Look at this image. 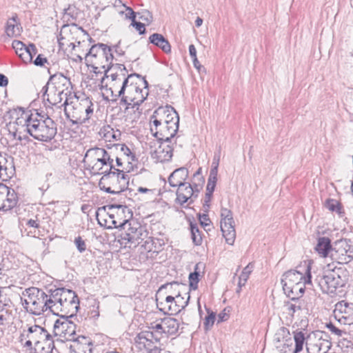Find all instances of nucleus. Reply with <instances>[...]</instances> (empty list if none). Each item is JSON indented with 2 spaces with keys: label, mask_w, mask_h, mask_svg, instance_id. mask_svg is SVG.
Segmentation results:
<instances>
[{
  "label": "nucleus",
  "mask_w": 353,
  "mask_h": 353,
  "mask_svg": "<svg viewBox=\"0 0 353 353\" xmlns=\"http://www.w3.org/2000/svg\"><path fill=\"white\" fill-rule=\"evenodd\" d=\"M149 84L144 77L133 73L124 79L121 87L117 90L115 97H121L120 105H125L126 115L134 114L132 119L139 118L140 105L148 95Z\"/></svg>",
  "instance_id": "nucleus-1"
},
{
  "label": "nucleus",
  "mask_w": 353,
  "mask_h": 353,
  "mask_svg": "<svg viewBox=\"0 0 353 353\" xmlns=\"http://www.w3.org/2000/svg\"><path fill=\"white\" fill-rule=\"evenodd\" d=\"M50 312L54 315L73 316L79 308L76 293L64 288L50 289Z\"/></svg>",
  "instance_id": "nucleus-2"
},
{
  "label": "nucleus",
  "mask_w": 353,
  "mask_h": 353,
  "mask_svg": "<svg viewBox=\"0 0 353 353\" xmlns=\"http://www.w3.org/2000/svg\"><path fill=\"white\" fill-rule=\"evenodd\" d=\"M112 225L114 228H121L124 230L118 236V242L125 248L137 247L148 236L145 227L134 220L127 219H124L123 221L114 220Z\"/></svg>",
  "instance_id": "nucleus-3"
},
{
  "label": "nucleus",
  "mask_w": 353,
  "mask_h": 353,
  "mask_svg": "<svg viewBox=\"0 0 353 353\" xmlns=\"http://www.w3.org/2000/svg\"><path fill=\"white\" fill-rule=\"evenodd\" d=\"M50 290L47 292L42 289L31 287L26 289L21 297L24 309L34 315H41L50 311Z\"/></svg>",
  "instance_id": "nucleus-4"
},
{
  "label": "nucleus",
  "mask_w": 353,
  "mask_h": 353,
  "mask_svg": "<svg viewBox=\"0 0 353 353\" xmlns=\"http://www.w3.org/2000/svg\"><path fill=\"white\" fill-rule=\"evenodd\" d=\"M348 271L342 267H334L323 270L314 281L323 293L335 294L337 289L344 287L348 281Z\"/></svg>",
  "instance_id": "nucleus-5"
},
{
  "label": "nucleus",
  "mask_w": 353,
  "mask_h": 353,
  "mask_svg": "<svg viewBox=\"0 0 353 353\" xmlns=\"http://www.w3.org/2000/svg\"><path fill=\"white\" fill-rule=\"evenodd\" d=\"M112 48L106 44L99 43L92 45L85 54V61L88 67L104 70L105 77L114 67Z\"/></svg>",
  "instance_id": "nucleus-6"
},
{
  "label": "nucleus",
  "mask_w": 353,
  "mask_h": 353,
  "mask_svg": "<svg viewBox=\"0 0 353 353\" xmlns=\"http://www.w3.org/2000/svg\"><path fill=\"white\" fill-rule=\"evenodd\" d=\"M66 117L72 124L81 125L87 123L94 114V104L89 97L71 102V107L65 106Z\"/></svg>",
  "instance_id": "nucleus-7"
},
{
  "label": "nucleus",
  "mask_w": 353,
  "mask_h": 353,
  "mask_svg": "<svg viewBox=\"0 0 353 353\" xmlns=\"http://www.w3.org/2000/svg\"><path fill=\"white\" fill-rule=\"evenodd\" d=\"M26 336L33 340L34 353H51L54 347L52 335L43 327L34 325L28 327L26 334H22L21 338ZM23 339H21L22 341Z\"/></svg>",
  "instance_id": "nucleus-8"
},
{
  "label": "nucleus",
  "mask_w": 353,
  "mask_h": 353,
  "mask_svg": "<svg viewBox=\"0 0 353 353\" xmlns=\"http://www.w3.org/2000/svg\"><path fill=\"white\" fill-rule=\"evenodd\" d=\"M128 184V175L115 168L103 174L99 182L100 189L110 194H120L125 190Z\"/></svg>",
  "instance_id": "nucleus-9"
},
{
  "label": "nucleus",
  "mask_w": 353,
  "mask_h": 353,
  "mask_svg": "<svg viewBox=\"0 0 353 353\" xmlns=\"http://www.w3.org/2000/svg\"><path fill=\"white\" fill-rule=\"evenodd\" d=\"M39 117L37 113L28 133L38 141L49 142L57 134V124L48 117L46 119H38Z\"/></svg>",
  "instance_id": "nucleus-10"
},
{
  "label": "nucleus",
  "mask_w": 353,
  "mask_h": 353,
  "mask_svg": "<svg viewBox=\"0 0 353 353\" xmlns=\"http://www.w3.org/2000/svg\"><path fill=\"white\" fill-rule=\"evenodd\" d=\"M313 261L311 260L303 261L296 270L285 272L281 279L283 288L293 286L303 282L307 285H312L311 265Z\"/></svg>",
  "instance_id": "nucleus-11"
},
{
  "label": "nucleus",
  "mask_w": 353,
  "mask_h": 353,
  "mask_svg": "<svg viewBox=\"0 0 353 353\" xmlns=\"http://www.w3.org/2000/svg\"><path fill=\"white\" fill-rule=\"evenodd\" d=\"M150 132L157 139V141L171 142L179 128L172 123L170 125L158 120H150Z\"/></svg>",
  "instance_id": "nucleus-12"
},
{
  "label": "nucleus",
  "mask_w": 353,
  "mask_h": 353,
  "mask_svg": "<svg viewBox=\"0 0 353 353\" xmlns=\"http://www.w3.org/2000/svg\"><path fill=\"white\" fill-rule=\"evenodd\" d=\"M350 241L341 239L334 243L331 250V258L339 264H347L353 260V246Z\"/></svg>",
  "instance_id": "nucleus-13"
},
{
  "label": "nucleus",
  "mask_w": 353,
  "mask_h": 353,
  "mask_svg": "<svg viewBox=\"0 0 353 353\" xmlns=\"http://www.w3.org/2000/svg\"><path fill=\"white\" fill-rule=\"evenodd\" d=\"M60 319L55 321L53 326V332L55 336L64 338L67 341L74 340L76 325L68 320L72 316L59 315Z\"/></svg>",
  "instance_id": "nucleus-14"
},
{
  "label": "nucleus",
  "mask_w": 353,
  "mask_h": 353,
  "mask_svg": "<svg viewBox=\"0 0 353 353\" xmlns=\"http://www.w3.org/2000/svg\"><path fill=\"white\" fill-rule=\"evenodd\" d=\"M178 187L176 194V201L181 205H183L184 203L189 201V203H192L194 201V199L198 196V194L201 190L199 184H196L194 181L193 184L188 182L177 185Z\"/></svg>",
  "instance_id": "nucleus-15"
},
{
  "label": "nucleus",
  "mask_w": 353,
  "mask_h": 353,
  "mask_svg": "<svg viewBox=\"0 0 353 353\" xmlns=\"http://www.w3.org/2000/svg\"><path fill=\"white\" fill-rule=\"evenodd\" d=\"M169 142L157 141L150 142V154L156 162H165L171 160L173 156V146Z\"/></svg>",
  "instance_id": "nucleus-16"
},
{
  "label": "nucleus",
  "mask_w": 353,
  "mask_h": 353,
  "mask_svg": "<svg viewBox=\"0 0 353 353\" xmlns=\"http://www.w3.org/2000/svg\"><path fill=\"white\" fill-rule=\"evenodd\" d=\"M333 315L341 325L353 324V303L344 300L337 302L334 305Z\"/></svg>",
  "instance_id": "nucleus-17"
},
{
  "label": "nucleus",
  "mask_w": 353,
  "mask_h": 353,
  "mask_svg": "<svg viewBox=\"0 0 353 353\" xmlns=\"http://www.w3.org/2000/svg\"><path fill=\"white\" fill-rule=\"evenodd\" d=\"M150 119L170 125L172 123L179 128V116L177 112L170 105L159 107L151 116Z\"/></svg>",
  "instance_id": "nucleus-18"
},
{
  "label": "nucleus",
  "mask_w": 353,
  "mask_h": 353,
  "mask_svg": "<svg viewBox=\"0 0 353 353\" xmlns=\"http://www.w3.org/2000/svg\"><path fill=\"white\" fill-rule=\"evenodd\" d=\"M46 84L61 93H65L67 97L71 94V81L69 78L65 77L62 73H56L51 75Z\"/></svg>",
  "instance_id": "nucleus-19"
},
{
  "label": "nucleus",
  "mask_w": 353,
  "mask_h": 353,
  "mask_svg": "<svg viewBox=\"0 0 353 353\" xmlns=\"http://www.w3.org/2000/svg\"><path fill=\"white\" fill-rule=\"evenodd\" d=\"M42 92H43V99L46 100L49 104L52 105L61 104L59 107L69 105L68 97L65 95V93H61L47 84L43 87Z\"/></svg>",
  "instance_id": "nucleus-20"
},
{
  "label": "nucleus",
  "mask_w": 353,
  "mask_h": 353,
  "mask_svg": "<svg viewBox=\"0 0 353 353\" xmlns=\"http://www.w3.org/2000/svg\"><path fill=\"white\" fill-rule=\"evenodd\" d=\"M114 158L110 154L107 157H103L97 161V163H93L88 165L87 169H89L94 174H103L107 172L111 171L114 169Z\"/></svg>",
  "instance_id": "nucleus-21"
},
{
  "label": "nucleus",
  "mask_w": 353,
  "mask_h": 353,
  "mask_svg": "<svg viewBox=\"0 0 353 353\" xmlns=\"http://www.w3.org/2000/svg\"><path fill=\"white\" fill-rule=\"evenodd\" d=\"M14 111L17 116L15 123L23 128V130L28 132L37 113L33 114L30 110H26L23 108H18Z\"/></svg>",
  "instance_id": "nucleus-22"
},
{
  "label": "nucleus",
  "mask_w": 353,
  "mask_h": 353,
  "mask_svg": "<svg viewBox=\"0 0 353 353\" xmlns=\"http://www.w3.org/2000/svg\"><path fill=\"white\" fill-rule=\"evenodd\" d=\"M79 31L83 32V30L81 28H78L76 25L71 28L69 26H63L61 29L60 34L58 37V42L60 48H63L64 46H68L69 47H72V49L74 50L75 44L71 41L70 34Z\"/></svg>",
  "instance_id": "nucleus-23"
},
{
  "label": "nucleus",
  "mask_w": 353,
  "mask_h": 353,
  "mask_svg": "<svg viewBox=\"0 0 353 353\" xmlns=\"http://www.w3.org/2000/svg\"><path fill=\"white\" fill-rule=\"evenodd\" d=\"M110 154V152H108L106 150L102 148H91L86 151L83 159V163L86 167H88L93 163H97V161L104 156L107 157Z\"/></svg>",
  "instance_id": "nucleus-24"
},
{
  "label": "nucleus",
  "mask_w": 353,
  "mask_h": 353,
  "mask_svg": "<svg viewBox=\"0 0 353 353\" xmlns=\"http://www.w3.org/2000/svg\"><path fill=\"white\" fill-rule=\"evenodd\" d=\"M14 174V166L12 159L0 154V180L7 181Z\"/></svg>",
  "instance_id": "nucleus-25"
},
{
  "label": "nucleus",
  "mask_w": 353,
  "mask_h": 353,
  "mask_svg": "<svg viewBox=\"0 0 353 353\" xmlns=\"http://www.w3.org/2000/svg\"><path fill=\"white\" fill-rule=\"evenodd\" d=\"M221 230L227 243L232 245L236 237L234 219L221 221Z\"/></svg>",
  "instance_id": "nucleus-26"
},
{
  "label": "nucleus",
  "mask_w": 353,
  "mask_h": 353,
  "mask_svg": "<svg viewBox=\"0 0 353 353\" xmlns=\"http://www.w3.org/2000/svg\"><path fill=\"white\" fill-rule=\"evenodd\" d=\"M185 285L180 284L178 282H172L161 285L157 292V294L161 296L162 292L165 290V294H168L166 296H171L175 299L177 296L180 295L182 292L185 291Z\"/></svg>",
  "instance_id": "nucleus-27"
},
{
  "label": "nucleus",
  "mask_w": 353,
  "mask_h": 353,
  "mask_svg": "<svg viewBox=\"0 0 353 353\" xmlns=\"http://www.w3.org/2000/svg\"><path fill=\"white\" fill-rule=\"evenodd\" d=\"M188 176V170L184 167L176 169L168 177V183L172 187H176L186 183L185 181Z\"/></svg>",
  "instance_id": "nucleus-28"
},
{
  "label": "nucleus",
  "mask_w": 353,
  "mask_h": 353,
  "mask_svg": "<svg viewBox=\"0 0 353 353\" xmlns=\"http://www.w3.org/2000/svg\"><path fill=\"white\" fill-rule=\"evenodd\" d=\"M21 29V23L18 20L17 14L15 13L8 20L5 32L9 37H14L20 34Z\"/></svg>",
  "instance_id": "nucleus-29"
},
{
  "label": "nucleus",
  "mask_w": 353,
  "mask_h": 353,
  "mask_svg": "<svg viewBox=\"0 0 353 353\" xmlns=\"http://www.w3.org/2000/svg\"><path fill=\"white\" fill-rule=\"evenodd\" d=\"M151 43L160 48L164 52H171V46L168 41L161 34L154 33L149 37Z\"/></svg>",
  "instance_id": "nucleus-30"
},
{
  "label": "nucleus",
  "mask_w": 353,
  "mask_h": 353,
  "mask_svg": "<svg viewBox=\"0 0 353 353\" xmlns=\"http://www.w3.org/2000/svg\"><path fill=\"white\" fill-rule=\"evenodd\" d=\"M331 346L329 341L318 339L314 343L307 346V351L308 353H327Z\"/></svg>",
  "instance_id": "nucleus-31"
},
{
  "label": "nucleus",
  "mask_w": 353,
  "mask_h": 353,
  "mask_svg": "<svg viewBox=\"0 0 353 353\" xmlns=\"http://www.w3.org/2000/svg\"><path fill=\"white\" fill-rule=\"evenodd\" d=\"M332 248L329 238L321 237L318 240L315 250L321 256L326 257L329 254L331 255Z\"/></svg>",
  "instance_id": "nucleus-32"
},
{
  "label": "nucleus",
  "mask_w": 353,
  "mask_h": 353,
  "mask_svg": "<svg viewBox=\"0 0 353 353\" xmlns=\"http://www.w3.org/2000/svg\"><path fill=\"white\" fill-rule=\"evenodd\" d=\"M18 202V196L15 191L9 188V192L6 194L5 202L0 206V210L7 211L14 208Z\"/></svg>",
  "instance_id": "nucleus-33"
},
{
  "label": "nucleus",
  "mask_w": 353,
  "mask_h": 353,
  "mask_svg": "<svg viewBox=\"0 0 353 353\" xmlns=\"http://www.w3.org/2000/svg\"><path fill=\"white\" fill-rule=\"evenodd\" d=\"M100 136L105 139V141H111L112 140H119L121 137V132L119 130H114L110 125L104 126L99 132Z\"/></svg>",
  "instance_id": "nucleus-34"
},
{
  "label": "nucleus",
  "mask_w": 353,
  "mask_h": 353,
  "mask_svg": "<svg viewBox=\"0 0 353 353\" xmlns=\"http://www.w3.org/2000/svg\"><path fill=\"white\" fill-rule=\"evenodd\" d=\"M164 333L173 335L177 333L179 328L178 320L172 317H165L163 319Z\"/></svg>",
  "instance_id": "nucleus-35"
},
{
  "label": "nucleus",
  "mask_w": 353,
  "mask_h": 353,
  "mask_svg": "<svg viewBox=\"0 0 353 353\" xmlns=\"http://www.w3.org/2000/svg\"><path fill=\"white\" fill-rule=\"evenodd\" d=\"M304 302L302 299H296V301H287L284 302V307L288 314L294 316V314L303 309Z\"/></svg>",
  "instance_id": "nucleus-36"
},
{
  "label": "nucleus",
  "mask_w": 353,
  "mask_h": 353,
  "mask_svg": "<svg viewBox=\"0 0 353 353\" xmlns=\"http://www.w3.org/2000/svg\"><path fill=\"white\" fill-rule=\"evenodd\" d=\"M157 305L159 307V310L163 312L164 314H169V303L172 302L173 300V297L171 296H165V297H161V295L159 296L157 294Z\"/></svg>",
  "instance_id": "nucleus-37"
},
{
  "label": "nucleus",
  "mask_w": 353,
  "mask_h": 353,
  "mask_svg": "<svg viewBox=\"0 0 353 353\" xmlns=\"http://www.w3.org/2000/svg\"><path fill=\"white\" fill-rule=\"evenodd\" d=\"M309 285H308V286ZM306 286H307V283H305V282H303V283L293 286H288V288L283 287V290L287 296H290V294L292 295V293L299 294V296H303Z\"/></svg>",
  "instance_id": "nucleus-38"
},
{
  "label": "nucleus",
  "mask_w": 353,
  "mask_h": 353,
  "mask_svg": "<svg viewBox=\"0 0 353 353\" xmlns=\"http://www.w3.org/2000/svg\"><path fill=\"white\" fill-rule=\"evenodd\" d=\"M106 208H108L110 210H112L114 209H117V214L115 216L116 221L121 220L123 221L124 219L121 218L122 214H125V212L127 211L128 213H130V210L125 206L123 205H110L103 206L101 208H99V210H104L105 211Z\"/></svg>",
  "instance_id": "nucleus-39"
},
{
  "label": "nucleus",
  "mask_w": 353,
  "mask_h": 353,
  "mask_svg": "<svg viewBox=\"0 0 353 353\" xmlns=\"http://www.w3.org/2000/svg\"><path fill=\"white\" fill-rule=\"evenodd\" d=\"M295 348L294 353H299L303 350V344L305 340V334L302 331L294 332Z\"/></svg>",
  "instance_id": "nucleus-40"
},
{
  "label": "nucleus",
  "mask_w": 353,
  "mask_h": 353,
  "mask_svg": "<svg viewBox=\"0 0 353 353\" xmlns=\"http://www.w3.org/2000/svg\"><path fill=\"white\" fill-rule=\"evenodd\" d=\"M190 230L192 242L195 245H200L202 243L203 239L201 232L199 230L197 224L190 223Z\"/></svg>",
  "instance_id": "nucleus-41"
},
{
  "label": "nucleus",
  "mask_w": 353,
  "mask_h": 353,
  "mask_svg": "<svg viewBox=\"0 0 353 353\" xmlns=\"http://www.w3.org/2000/svg\"><path fill=\"white\" fill-rule=\"evenodd\" d=\"M31 52L37 53V49L34 44L30 43L28 46V48L20 54L19 57L24 63H31Z\"/></svg>",
  "instance_id": "nucleus-42"
},
{
  "label": "nucleus",
  "mask_w": 353,
  "mask_h": 353,
  "mask_svg": "<svg viewBox=\"0 0 353 353\" xmlns=\"http://www.w3.org/2000/svg\"><path fill=\"white\" fill-rule=\"evenodd\" d=\"M113 147L116 148V150H119L123 154L127 157V159L128 162L130 161H134L135 160V156L134 154L131 152L130 149L125 144H114Z\"/></svg>",
  "instance_id": "nucleus-43"
},
{
  "label": "nucleus",
  "mask_w": 353,
  "mask_h": 353,
  "mask_svg": "<svg viewBox=\"0 0 353 353\" xmlns=\"http://www.w3.org/2000/svg\"><path fill=\"white\" fill-rule=\"evenodd\" d=\"M190 298L189 292H185L183 295L181 293L174 299L181 311L188 305Z\"/></svg>",
  "instance_id": "nucleus-44"
},
{
  "label": "nucleus",
  "mask_w": 353,
  "mask_h": 353,
  "mask_svg": "<svg viewBox=\"0 0 353 353\" xmlns=\"http://www.w3.org/2000/svg\"><path fill=\"white\" fill-rule=\"evenodd\" d=\"M198 266L199 264H196L195 266L194 272L190 273L189 275L190 287L193 290H196L198 288V283L199 281V273L197 271Z\"/></svg>",
  "instance_id": "nucleus-45"
},
{
  "label": "nucleus",
  "mask_w": 353,
  "mask_h": 353,
  "mask_svg": "<svg viewBox=\"0 0 353 353\" xmlns=\"http://www.w3.org/2000/svg\"><path fill=\"white\" fill-rule=\"evenodd\" d=\"M216 319V314L212 311H210L208 310V315L205 316L204 320V327L205 330L210 329L215 321Z\"/></svg>",
  "instance_id": "nucleus-46"
},
{
  "label": "nucleus",
  "mask_w": 353,
  "mask_h": 353,
  "mask_svg": "<svg viewBox=\"0 0 353 353\" xmlns=\"http://www.w3.org/2000/svg\"><path fill=\"white\" fill-rule=\"evenodd\" d=\"M217 174H218L214 172H210V175L208 180V184L206 187L207 192L213 193L216 184Z\"/></svg>",
  "instance_id": "nucleus-47"
},
{
  "label": "nucleus",
  "mask_w": 353,
  "mask_h": 353,
  "mask_svg": "<svg viewBox=\"0 0 353 353\" xmlns=\"http://www.w3.org/2000/svg\"><path fill=\"white\" fill-rule=\"evenodd\" d=\"M143 339H147V341H152L154 339L156 342H159L160 341V338L156 336L153 332H142L139 333L137 336V341H143Z\"/></svg>",
  "instance_id": "nucleus-48"
},
{
  "label": "nucleus",
  "mask_w": 353,
  "mask_h": 353,
  "mask_svg": "<svg viewBox=\"0 0 353 353\" xmlns=\"http://www.w3.org/2000/svg\"><path fill=\"white\" fill-rule=\"evenodd\" d=\"M325 327L332 332V334L339 337L342 336L343 334H346V331L344 329L339 328L332 322L326 323Z\"/></svg>",
  "instance_id": "nucleus-49"
},
{
  "label": "nucleus",
  "mask_w": 353,
  "mask_h": 353,
  "mask_svg": "<svg viewBox=\"0 0 353 353\" xmlns=\"http://www.w3.org/2000/svg\"><path fill=\"white\" fill-rule=\"evenodd\" d=\"M199 219L200 224L205 229V230L208 231L210 230L209 227L210 226L211 221L208 214H199Z\"/></svg>",
  "instance_id": "nucleus-50"
},
{
  "label": "nucleus",
  "mask_w": 353,
  "mask_h": 353,
  "mask_svg": "<svg viewBox=\"0 0 353 353\" xmlns=\"http://www.w3.org/2000/svg\"><path fill=\"white\" fill-rule=\"evenodd\" d=\"M219 150H221V148L219 147ZM219 161H220V150H219L218 153H215L212 163V168L210 169V172H214L216 174H218V168L219 165Z\"/></svg>",
  "instance_id": "nucleus-51"
},
{
  "label": "nucleus",
  "mask_w": 353,
  "mask_h": 353,
  "mask_svg": "<svg viewBox=\"0 0 353 353\" xmlns=\"http://www.w3.org/2000/svg\"><path fill=\"white\" fill-rule=\"evenodd\" d=\"M341 204L339 201L333 199H328L325 202V206L330 211L334 212L336 208Z\"/></svg>",
  "instance_id": "nucleus-52"
},
{
  "label": "nucleus",
  "mask_w": 353,
  "mask_h": 353,
  "mask_svg": "<svg viewBox=\"0 0 353 353\" xmlns=\"http://www.w3.org/2000/svg\"><path fill=\"white\" fill-rule=\"evenodd\" d=\"M137 343L140 345V348H141V345H142L147 353L156 346L152 341H147V339H143V341H137Z\"/></svg>",
  "instance_id": "nucleus-53"
},
{
  "label": "nucleus",
  "mask_w": 353,
  "mask_h": 353,
  "mask_svg": "<svg viewBox=\"0 0 353 353\" xmlns=\"http://www.w3.org/2000/svg\"><path fill=\"white\" fill-rule=\"evenodd\" d=\"M253 265L252 263H249L246 267H245L239 276L242 280L248 281L250 273L252 272Z\"/></svg>",
  "instance_id": "nucleus-54"
},
{
  "label": "nucleus",
  "mask_w": 353,
  "mask_h": 353,
  "mask_svg": "<svg viewBox=\"0 0 353 353\" xmlns=\"http://www.w3.org/2000/svg\"><path fill=\"white\" fill-rule=\"evenodd\" d=\"M144 244L142 245V247L144 248V250L148 252H153V247H154V240L152 237L147 236L146 239H144ZM156 251L154 250V252Z\"/></svg>",
  "instance_id": "nucleus-55"
},
{
  "label": "nucleus",
  "mask_w": 353,
  "mask_h": 353,
  "mask_svg": "<svg viewBox=\"0 0 353 353\" xmlns=\"http://www.w3.org/2000/svg\"><path fill=\"white\" fill-rule=\"evenodd\" d=\"M139 15V19L143 21H145L148 23H150L152 21V14L148 10H144L141 12H138Z\"/></svg>",
  "instance_id": "nucleus-56"
},
{
  "label": "nucleus",
  "mask_w": 353,
  "mask_h": 353,
  "mask_svg": "<svg viewBox=\"0 0 353 353\" xmlns=\"http://www.w3.org/2000/svg\"><path fill=\"white\" fill-rule=\"evenodd\" d=\"M8 192L9 188L3 183H0V206L5 202L6 194Z\"/></svg>",
  "instance_id": "nucleus-57"
},
{
  "label": "nucleus",
  "mask_w": 353,
  "mask_h": 353,
  "mask_svg": "<svg viewBox=\"0 0 353 353\" xmlns=\"http://www.w3.org/2000/svg\"><path fill=\"white\" fill-rule=\"evenodd\" d=\"M74 243L77 246V250L81 253L83 252L86 250L85 243L80 236L75 238Z\"/></svg>",
  "instance_id": "nucleus-58"
},
{
  "label": "nucleus",
  "mask_w": 353,
  "mask_h": 353,
  "mask_svg": "<svg viewBox=\"0 0 353 353\" xmlns=\"http://www.w3.org/2000/svg\"><path fill=\"white\" fill-rule=\"evenodd\" d=\"M169 314L174 315L177 314L181 312L180 308L177 306V303L174 299L169 303Z\"/></svg>",
  "instance_id": "nucleus-59"
},
{
  "label": "nucleus",
  "mask_w": 353,
  "mask_h": 353,
  "mask_svg": "<svg viewBox=\"0 0 353 353\" xmlns=\"http://www.w3.org/2000/svg\"><path fill=\"white\" fill-rule=\"evenodd\" d=\"M221 221H229L230 219L232 220V219H233L232 212L230 210H228V208H222L221 210Z\"/></svg>",
  "instance_id": "nucleus-60"
},
{
  "label": "nucleus",
  "mask_w": 353,
  "mask_h": 353,
  "mask_svg": "<svg viewBox=\"0 0 353 353\" xmlns=\"http://www.w3.org/2000/svg\"><path fill=\"white\" fill-rule=\"evenodd\" d=\"M125 74H123L122 75H119L117 73H111L110 77L112 78V81H115V83L113 85L114 89L115 90V92H117V90H119L118 86H117V81L119 80V81H123Z\"/></svg>",
  "instance_id": "nucleus-61"
},
{
  "label": "nucleus",
  "mask_w": 353,
  "mask_h": 353,
  "mask_svg": "<svg viewBox=\"0 0 353 353\" xmlns=\"http://www.w3.org/2000/svg\"><path fill=\"white\" fill-rule=\"evenodd\" d=\"M131 25L136 28L139 34H143L145 32V25L143 23L137 22L134 19L132 21Z\"/></svg>",
  "instance_id": "nucleus-62"
},
{
  "label": "nucleus",
  "mask_w": 353,
  "mask_h": 353,
  "mask_svg": "<svg viewBox=\"0 0 353 353\" xmlns=\"http://www.w3.org/2000/svg\"><path fill=\"white\" fill-rule=\"evenodd\" d=\"M123 8L125 10V17L127 19H131L132 21L136 19V13L133 11V10L127 7L125 5H123Z\"/></svg>",
  "instance_id": "nucleus-63"
},
{
  "label": "nucleus",
  "mask_w": 353,
  "mask_h": 353,
  "mask_svg": "<svg viewBox=\"0 0 353 353\" xmlns=\"http://www.w3.org/2000/svg\"><path fill=\"white\" fill-rule=\"evenodd\" d=\"M288 334H290L289 330L287 328L282 327L279 330V331L275 334L274 340L276 341L277 342H280V336L284 337L285 335Z\"/></svg>",
  "instance_id": "nucleus-64"
}]
</instances>
